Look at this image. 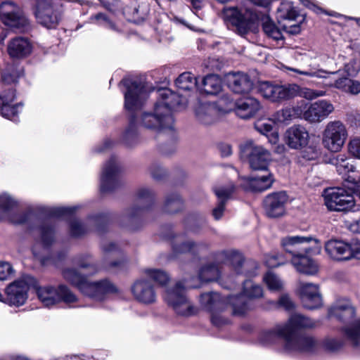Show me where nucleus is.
<instances>
[{
    "instance_id": "f257e3e1",
    "label": "nucleus",
    "mask_w": 360,
    "mask_h": 360,
    "mask_svg": "<svg viewBox=\"0 0 360 360\" xmlns=\"http://www.w3.org/2000/svg\"><path fill=\"white\" fill-rule=\"evenodd\" d=\"M122 82L127 89L124 94V106L131 113L129 127L122 136V141L126 145L132 146L136 143L138 125L156 131L173 130L172 110L181 104L179 94L169 89H158L154 112H143L138 117L134 114L143 106L148 98V92L140 82L124 79Z\"/></svg>"
},
{
    "instance_id": "f03ea898",
    "label": "nucleus",
    "mask_w": 360,
    "mask_h": 360,
    "mask_svg": "<svg viewBox=\"0 0 360 360\" xmlns=\"http://www.w3.org/2000/svg\"><path fill=\"white\" fill-rule=\"evenodd\" d=\"M267 6V0H245L240 7H224L221 17L228 27L244 36L252 30L264 14L259 8H266Z\"/></svg>"
},
{
    "instance_id": "7ed1b4c3",
    "label": "nucleus",
    "mask_w": 360,
    "mask_h": 360,
    "mask_svg": "<svg viewBox=\"0 0 360 360\" xmlns=\"http://www.w3.org/2000/svg\"><path fill=\"white\" fill-rule=\"evenodd\" d=\"M64 279L77 288L84 295L96 300H101L108 293L117 292L116 287L108 280L89 281L87 278L77 270L68 268L63 271Z\"/></svg>"
},
{
    "instance_id": "20e7f679",
    "label": "nucleus",
    "mask_w": 360,
    "mask_h": 360,
    "mask_svg": "<svg viewBox=\"0 0 360 360\" xmlns=\"http://www.w3.org/2000/svg\"><path fill=\"white\" fill-rule=\"evenodd\" d=\"M317 325V322L303 315L295 314L292 315L288 321L283 323V327L278 330L281 333H287L292 338V342L300 345V349L296 352H310L316 348L317 342L312 337L298 335L296 330L300 328H312Z\"/></svg>"
},
{
    "instance_id": "39448f33",
    "label": "nucleus",
    "mask_w": 360,
    "mask_h": 360,
    "mask_svg": "<svg viewBox=\"0 0 360 360\" xmlns=\"http://www.w3.org/2000/svg\"><path fill=\"white\" fill-rule=\"evenodd\" d=\"M64 0H36L35 17L37 22L48 29L56 28L64 12ZM80 5L88 3L84 0H65Z\"/></svg>"
},
{
    "instance_id": "423d86ee",
    "label": "nucleus",
    "mask_w": 360,
    "mask_h": 360,
    "mask_svg": "<svg viewBox=\"0 0 360 360\" xmlns=\"http://www.w3.org/2000/svg\"><path fill=\"white\" fill-rule=\"evenodd\" d=\"M165 300L179 315L188 316L196 312L195 308L186 295V286L182 281L167 288Z\"/></svg>"
},
{
    "instance_id": "0eeeda50",
    "label": "nucleus",
    "mask_w": 360,
    "mask_h": 360,
    "mask_svg": "<svg viewBox=\"0 0 360 360\" xmlns=\"http://www.w3.org/2000/svg\"><path fill=\"white\" fill-rule=\"evenodd\" d=\"M240 152L243 157L248 159L252 169L268 171L271 153L262 146L251 140L247 141L240 145Z\"/></svg>"
},
{
    "instance_id": "6e6552de",
    "label": "nucleus",
    "mask_w": 360,
    "mask_h": 360,
    "mask_svg": "<svg viewBox=\"0 0 360 360\" xmlns=\"http://www.w3.org/2000/svg\"><path fill=\"white\" fill-rule=\"evenodd\" d=\"M348 136L346 126L340 121L329 122L322 134V143L330 152L341 150Z\"/></svg>"
},
{
    "instance_id": "1a4fd4ad",
    "label": "nucleus",
    "mask_w": 360,
    "mask_h": 360,
    "mask_svg": "<svg viewBox=\"0 0 360 360\" xmlns=\"http://www.w3.org/2000/svg\"><path fill=\"white\" fill-rule=\"evenodd\" d=\"M263 295L260 285H255L251 281H246L243 284V292L239 295H231L227 298V302L231 304L234 315L243 316L249 309L248 298H259Z\"/></svg>"
},
{
    "instance_id": "9d476101",
    "label": "nucleus",
    "mask_w": 360,
    "mask_h": 360,
    "mask_svg": "<svg viewBox=\"0 0 360 360\" xmlns=\"http://www.w3.org/2000/svg\"><path fill=\"white\" fill-rule=\"evenodd\" d=\"M323 196L325 205L331 211H347L354 206L353 195L340 187L326 189Z\"/></svg>"
},
{
    "instance_id": "9b49d317",
    "label": "nucleus",
    "mask_w": 360,
    "mask_h": 360,
    "mask_svg": "<svg viewBox=\"0 0 360 360\" xmlns=\"http://www.w3.org/2000/svg\"><path fill=\"white\" fill-rule=\"evenodd\" d=\"M34 283L33 277L26 275L10 283L6 288L4 302L14 306L23 305L27 299L30 286Z\"/></svg>"
},
{
    "instance_id": "f8f14e48",
    "label": "nucleus",
    "mask_w": 360,
    "mask_h": 360,
    "mask_svg": "<svg viewBox=\"0 0 360 360\" xmlns=\"http://www.w3.org/2000/svg\"><path fill=\"white\" fill-rule=\"evenodd\" d=\"M289 196L285 191L268 194L263 200V208L269 218L276 219L285 215Z\"/></svg>"
},
{
    "instance_id": "ddd939ff",
    "label": "nucleus",
    "mask_w": 360,
    "mask_h": 360,
    "mask_svg": "<svg viewBox=\"0 0 360 360\" xmlns=\"http://www.w3.org/2000/svg\"><path fill=\"white\" fill-rule=\"evenodd\" d=\"M200 302L211 312V321L214 326L219 327L228 323V319L219 314L224 309L225 301L219 293H203L200 295Z\"/></svg>"
},
{
    "instance_id": "4468645a",
    "label": "nucleus",
    "mask_w": 360,
    "mask_h": 360,
    "mask_svg": "<svg viewBox=\"0 0 360 360\" xmlns=\"http://www.w3.org/2000/svg\"><path fill=\"white\" fill-rule=\"evenodd\" d=\"M297 89L295 84L283 86L273 84L269 82H262L258 86L261 95L274 102L292 98Z\"/></svg>"
},
{
    "instance_id": "2eb2a0df",
    "label": "nucleus",
    "mask_w": 360,
    "mask_h": 360,
    "mask_svg": "<svg viewBox=\"0 0 360 360\" xmlns=\"http://www.w3.org/2000/svg\"><path fill=\"white\" fill-rule=\"evenodd\" d=\"M120 167L115 157H112L104 165L101 176V191L110 192L119 187L122 181L120 178Z\"/></svg>"
},
{
    "instance_id": "dca6fc26",
    "label": "nucleus",
    "mask_w": 360,
    "mask_h": 360,
    "mask_svg": "<svg viewBox=\"0 0 360 360\" xmlns=\"http://www.w3.org/2000/svg\"><path fill=\"white\" fill-rule=\"evenodd\" d=\"M0 19L6 25L15 28H24L28 20L19 6L11 1L0 5Z\"/></svg>"
},
{
    "instance_id": "f3484780",
    "label": "nucleus",
    "mask_w": 360,
    "mask_h": 360,
    "mask_svg": "<svg viewBox=\"0 0 360 360\" xmlns=\"http://www.w3.org/2000/svg\"><path fill=\"white\" fill-rule=\"evenodd\" d=\"M285 257L289 258L292 264L300 273L307 275H315L319 271V266L307 255L306 251L299 252L296 250H285Z\"/></svg>"
},
{
    "instance_id": "a211bd4d",
    "label": "nucleus",
    "mask_w": 360,
    "mask_h": 360,
    "mask_svg": "<svg viewBox=\"0 0 360 360\" xmlns=\"http://www.w3.org/2000/svg\"><path fill=\"white\" fill-rule=\"evenodd\" d=\"M134 298L144 304H151L155 302L157 294L153 284L146 278L136 280L131 287Z\"/></svg>"
},
{
    "instance_id": "6ab92c4d",
    "label": "nucleus",
    "mask_w": 360,
    "mask_h": 360,
    "mask_svg": "<svg viewBox=\"0 0 360 360\" xmlns=\"http://www.w3.org/2000/svg\"><path fill=\"white\" fill-rule=\"evenodd\" d=\"M298 292L305 308L312 310L322 305V298L318 285L299 282Z\"/></svg>"
},
{
    "instance_id": "aec40b11",
    "label": "nucleus",
    "mask_w": 360,
    "mask_h": 360,
    "mask_svg": "<svg viewBox=\"0 0 360 360\" xmlns=\"http://www.w3.org/2000/svg\"><path fill=\"white\" fill-rule=\"evenodd\" d=\"M284 141L290 148L301 150L308 145L309 134L304 127L295 124L285 131Z\"/></svg>"
},
{
    "instance_id": "412c9836",
    "label": "nucleus",
    "mask_w": 360,
    "mask_h": 360,
    "mask_svg": "<svg viewBox=\"0 0 360 360\" xmlns=\"http://www.w3.org/2000/svg\"><path fill=\"white\" fill-rule=\"evenodd\" d=\"M283 324H278L273 329L263 331L259 335V341L264 345H271L276 342L278 338H282L284 340V347L288 352H296L300 349L301 347L298 345L292 342V338H290L287 333H281L279 331L278 328L283 327Z\"/></svg>"
},
{
    "instance_id": "4be33fe9",
    "label": "nucleus",
    "mask_w": 360,
    "mask_h": 360,
    "mask_svg": "<svg viewBox=\"0 0 360 360\" xmlns=\"http://www.w3.org/2000/svg\"><path fill=\"white\" fill-rule=\"evenodd\" d=\"M226 108L232 109V105L235 106L234 111L237 116L242 119H250L255 116L260 109L259 101L252 98L247 97L238 100L234 104L227 98Z\"/></svg>"
},
{
    "instance_id": "5701e85b",
    "label": "nucleus",
    "mask_w": 360,
    "mask_h": 360,
    "mask_svg": "<svg viewBox=\"0 0 360 360\" xmlns=\"http://www.w3.org/2000/svg\"><path fill=\"white\" fill-rule=\"evenodd\" d=\"M263 172L264 174L262 175L243 177L241 186L246 191L253 192H262L270 188L274 181L273 174L269 171Z\"/></svg>"
},
{
    "instance_id": "b1692460",
    "label": "nucleus",
    "mask_w": 360,
    "mask_h": 360,
    "mask_svg": "<svg viewBox=\"0 0 360 360\" xmlns=\"http://www.w3.org/2000/svg\"><path fill=\"white\" fill-rule=\"evenodd\" d=\"M334 107L326 100H320L310 105L304 111V118L310 122H319L325 120L333 111Z\"/></svg>"
},
{
    "instance_id": "393cba45",
    "label": "nucleus",
    "mask_w": 360,
    "mask_h": 360,
    "mask_svg": "<svg viewBox=\"0 0 360 360\" xmlns=\"http://www.w3.org/2000/svg\"><path fill=\"white\" fill-rule=\"evenodd\" d=\"M153 200V193L149 188H143L137 192L136 203L127 209L125 212L129 219H134L139 217L146 210Z\"/></svg>"
},
{
    "instance_id": "a878e982",
    "label": "nucleus",
    "mask_w": 360,
    "mask_h": 360,
    "mask_svg": "<svg viewBox=\"0 0 360 360\" xmlns=\"http://www.w3.org/2000/svg\"><path fill=\"white\" fill-rule=\"evenodd\" d=\"M231 108L219 109L218 105L214 103H206L200 104L195 111L197 119L205 125H210L214 123L219 118L221 111L227 112Z\"/></svg>"
},
{
    "instance_id": "bb28decb",
    "label": "nucleus",
    "mask_w": 360,
    "mask_h": 360,
    "mask_svg": "<svg viewBox=\"0 0 360 360\" xmlns=\"http://www.w3.org/2000/svg\"><path fill=\"white\" fill-rule=\"evenodd\" d=\"M226 81L229 88L236 94H248L252 88V82L250 77L243 72L228 74Z\"/></svg>"
},
{
    "instance_id": "cd10ccee",
    "label": "nucleus",
    "mask_w": 360,
    "mask_h": 360,
    "mask_svg": "<svg viewBox=\"0 0 360 360\" xmlns=\"http://www.w3.org/2000/svg\"><path fill=\"white\" fill-rule=\"evenodd\" d=\"M107 221V217L103 214L91 216L88 219L87 224H84L79 220L73 219L70 223V234L77 237L87 233L90 230L89 226L94 225L98 229L102 224Z\"/></svg>"
},
{
    "instance_id": "c85d7f7f",
    "label": "nucleus",
    "mask_w": 360,
    "mask_h": 360,
    "mask_svg": "<svg viewBox=\"0 0 360 360\" xmlns=\"http://www.w3.org/2000/svg\"><path fill=\"white\" fill-rule=\"evenodd\" d=\"M226 262L229 263L240 273L252 275L257 269V264L252 260H245L242 255L237 250H231L229 253Z\"/></svg>"
},
{
    "instance_id": "c756f323",
    "label": "nucleus",
    "mask_w": 360,
    "mask_h": 360,
    "mask_svg": "<svg viewBox=\"0 0 360 360\" xmlns=\"http://www.w3.org/2000/svg\"><path fill=\"white\" fill-rule=\"evenodd\" d=\"M32 44L25 37H15L8 44V53L13 58H22L29 56L32 52Z\"/></svg>"
},
{
    "instance_id": "7c9ffc66",
    "label": "nucleus",
    "mask_w": 360,
    "mask_h": 360,
    "mask_svg": "<svg viewBox=\"0 0 360 360\" xmlns=\"http://www.w3.org/2000/svg\"><path fill=\"white\" fill-rule=\"evenodd\" d=\"M235 186L231 183L227 186H218L214 188L215 195L218 198V204L212 210V215L216 220H219L223 216L226 202L230 198L234 191Z\"/></svg>"
},
{
    "instance_id": "2f4dec72",
    "label": "nucleus",
    "mask_w": 360,
    "mask_h": 360,
    "mask_svg": "<svg viewBox=\"0 0 360 360\" xmlns=\"http://www.w3.org/2000/svg\"><path fill=\"white\" fill-rule=\"evenodd\" d=\"M274 122H276L272 118L259 120L255 124V129L260 134L265 135L271 144L277 143L279 139L278 131L274 129Z\"/></svg>"
},
{
    "instance_id": "473e14b6",
    "label": "nucleus",
    "mask_w": 360,
    "mask_h": 360,
    "mask_svg": "<svg viewBox=\"0 0 360 360\" xmlns=\"http://www.w3.org/2000/svg\"><path fill=\"white\" fill-rule=\"evenodd\" d=\"M329 314L342 322L350 323L355 315V309L349 302L338 304L333 307Z\"/></svg>"
},
{
    "instance_id": "72a5a7b5",
    "label": "nucleus",
    "mask_w": 360,
    "mask_h": 360,
    "mask_svg": "<svg viewBox=\"0 0 360 360\" xmlns=\"http://www.w3.org/2000/svg\"><path fill=\"white\" fill-rule=\"evenodd\" d=\"M281 245L283 248L297 245H320V241L311 236H287L281 238Z\"/></svg>"
},
{
    "instance_id": "f704fd0d",
    "label": "nucleus",
    "mask_w": 360,
    "mask_h": 360,
    "mask_svg": "<svg viewBox=\"0 0 360 360\" xmlns=\"http://www.w3.org/2000/svg\"><path fill=\"white\" fill-rule=\"evenodd\" d=\"M327 255L335 261L360 259V249H325Z\"/></svg>"
},
{
    "instance_id": "c9c22d12",
    "label": "nucleus",
    "mask_w": 360,
    "mask_h": 360,
    "mask_svg": "<svg viewBox=\"0 0 360 360\" xmlns=\"http://www.w3.org/2000/svg\"><path fill=\"white\" fill-rule=\"evenodd\" d=\"M5 94L0 95V114L7 119L13 120L18 114V108L20 104L11 105V103L15 97V94L12 91H10L9 98L5 100Z\"/></svg>"
},
{
    "instance_id": "e433bc0d",
    "label": "nucleus",
    "mask_w": 360,
    "mask_h": 360,
    "mask_svg": "<svg viewBox=\"0 0 360 360\" xmlns=\"http://www.w3.org/2000/svg\"><path fill=\"white\" fill-rule=\"evenodd\" d=\"M39 299L46 307H51L58 303V287L44 286L37 288Z\"/></svg>"
},
{
    "instance_id": "4c0bfd02",
    "label": "nucleus",
    "mask_w": 360,
    "mask_h": 360,
    "mask_svg": "<svg viewBox=\"0 0 360 360\" xmlns=\"http://www.w3.org/2000/svg\"><path fill=\"white\" fill-rule=\"evenodd\" d=\"M221 88L222 82L219 77L210 75L203 78L200 90L207 94L214 95L220 92Z\"/></svg>"
},
{
    "instance_id": "58836bf2",
    "label": "nucleus",
    "mask_w": 360,
    "mask_h": 360,
    "mask_svg": "<svg viewBox=\"0 0 360 360\" xmlns=\"http://www.w3.org/2000/svg\"><path fill=\"white\" fill-rule=\"evenodd\" d=\"M259 20L262 22V30L265 34L274 40L282 39V33L275 23L270 19L266 14H263Z\"/></svg>"
},
{
    "instance_id": "ea45409f",
    "label": "nucleus",
    "mask_w": 360,
    "mask_h": 360,
    "mask_svg": "<svg viewBox=\"0 0 360 360\" xmlns=\"http://www.w3.org/2000/svg\"><path fill=\"white\" fill-rule=\"evenodd\" d=\"M184 207V202L180 196L176 193L168 195L165 200L163 210L169 214L176 213Z\"/></svg>"
},
{
    "instance_id": "a19ab883",
    "label": "nucleus",
    "mask_w": 360,
    "mask_h": 360,
    "mask_svg": "<svg viewBox=\"0 0 360 360\" xmlns=\"http://www.w3.org/2000/svg\"><path fill=\"white\" fill-rule=\"evenodd\" d=\"M346 338L354 347L360 345V319L342 329Z\"/></svg>"
},
{
    "instance_id": "79ce46f5",
    "label": "nucleus",
    "mask_w": 360,
    "mask_h": 360,
    "mask_svg": "<svg viewBox=\"0 0 360 360\" xmlns=\"http://www.w3.org/2000/svg\"><path fill=\"white\" fill-rule=\"evenodd\" d=\"M220 275L219 267L215 264H208L201 268L199 278L204 282L217 281Z\"/></svg>"
},
{
    "instance_id": "37998d69",
    "label": "nucleus",
    "mask_w": 360,
    "mask_h": 360,
    "mask_svg": "<svg viewBox=\"0 0 360 360\" xmlns=\"http://www.w3.org/2000/svg\"><path fill=\"white\" fill-rule=\"evenodd\" d=\"M175 84L179 89L188 91L196 86L197 81L191 73L184 72L176 79Z\"/></svg>"
},
{
    "instance_id": "c03bdc74",
    "label": "nucleus",
    "mask_w": 360,
    "mask_h": 360,
    "mask_svg": "<svg viewBox=\"0 0 360 360\" xmlns=\"http://www.w3.org/2000/svg\"><path fill=\"white\" fill-rule=\"evenodd\" d=\"M288 70L298 73L300 75H305L310 77H318V78H327L326 75H334L338 72H328L322 69H319L315 67H312L310 65L309 68L304 70H300L299 69L288 68Z\"/></svg>"
},
{
    "instance_id": "a18cd8bd",
    "label": "nucleus",
    "mask_w": 360,
    "mask_h": 360,
    "mask_svg": "<svg viewBox=\"0 0 360 360\" xmlns=\"http://www.w3.org/2000/svg\"><path fill=\"white\" fill-rule=\"evenodd\" d=\"M58 302H63L70 306H74L78 302L76 295L66 285L58 286Z\"/></svg>"
},
{
    "instance_id": "49530a36",
    "label": "nucleus",
    "mask_w": 360,
    "mask_h": 360,
    "mask_svg": "<svg viewBox=\"0 0 360 360\" xmlns=\"http://www.w3.org/2000/svg\"><path fill=\"white\" fill-rule=\"evenodd\" d=\"M298 114V109L285 108L276 112L273 115L274 121L284 123L292 120Z\"/></svg>"
},
{
    "instance_id": "de8ad7c7",
    "label": "nucleus",
    "mask_w": 360,
    "mask_h": 360,
    "mask_svg": "<svg viewBox=\"0 0 360 360\" xmlns=\"http://www.w3.org/2000/svg\"><path fill=\"white\" fill-rule=\"evenodd\" d=\"M279 18L288 20H295L298 14L290 2H283L277 9Z\"/></svg>"
},
{
    "instance_id": "09e8293b",
    "label": "nucleus",
    "mask_w": 360,
    "mask_h": 360,
    "mask_svg": "<svg viewBox=\"0 0 360 360\" xmlns=\"http://www.w3.org/2000/svg\"><path fill=\"white\" fill-rule=\"evenodd\" d=\"M18 205L17 201L8 193L0 195V216L7 215Z\"/></svg>"
},
{
    "instance_id": "8fccbe9b",
    "label": "nucleus",
    "mask_w": 360,
    "mask_h": 360,
    "mask_svg": "<svg viewBox=\"0 0 360 360\" xmlns=\"http://www.w3.org/2000/svg\"><path fill=\"white\" fill-rule=\"evenodd\" d=\"M360 241L356 238H352L350 241L339 238H332L325 244V248H359Z\"/></svg>"
},
{
    "instance_id": "3c124183",
    "label": "nucleus",
    "mask_w": 360,
    "mask_h": 360,
    "mask_svg": "<svg viewBox=\"0 0 360 360\" xmlns=\"http://www.w3.org/2000/svg\"><path fill=\"white\" fill-rule=\"evenodd\" d=\"M263 280L271 291H280L283 288V282L272 272L266 273Z\"/></svg>"
},
{
    "instance_id": "603ef678",
    "label": "nucleus",
    "mask_w": 360,
    "mask_h": 360,
    "mask_svg": "<svg viewBox=\"0 0 360 360\" xmlns=\"http://www.w3.org/2000/svg\"><path fill=\"white\" fill-rule=\"evenodd\" d=\"M143 273L152 278L154 281L160 285H164L169 281V277L168 274L160 269H146Z\"/></svg>"
},
{
    "instance_id": "864d4df0",
    "label": "nucleus",
    "mask_w": 360,
    "mask_h": 360,
    "mask_svg": "<svg viewBox=\"0 0 360 360\" xmlns=\"http://www.w3.org/2000/svg\"><path fill=\"white\" fill-rule=\"evenodd\" d=\"M297 87L295 94L292 96V98L295 96H301L307 99H314L317 97L323 96L326 95V91L322 90H314L308 88H301L300 86L295 84Z\"/></svg>"
},
{
    "instance_id": "5fc2aeb1",
    "label": "nucleus",
    "mask_w": 360,
    "mask_h": 360,
    "mask_svg": "<svg viewBox=\"0 0 360 360\" xmlns=\"http://www.w3.org/2000/svg\"><path fill=\"white\" fill-rule=\"evenodd\" d=\"M91 20L94 23L103 26L106 28L110 29L114 31H119L117 26L114 22L108 19V18L103 13H99L91 17Z\"/></svg>"
},
{
    "instance_id": "6e6d98bb",
    "label": "nucleus",
    "mask_w": 360,
    "mask_h": 360,
    "mask_svg": "<svg viewBox=\"0 0 360 360\" xmlns=\"http://www.w3.org/2000/svg\"><path fill=\"white\" fill-rule=\"evenodd\" d=\"M41 240L45 245H51L54 240V226L50 223H46L41 229Z\"/></svg>"
},
{
    "instance_id": "4d7b16f0",
    "label": "nucleus",
    "mask_w": 360,
    "mask_h": 360,
    "mask_svg": "<svg viewBox=\"0 0 360 360\" xmlns=\"http://www.w3.org/2000/svg\"><path fill=\"white\" fill-rule=\"evenodd\" d=\"M77 207H56L46 208V212L51 217H58L72 214Z\"/></svg>"
},
{
    "instance_id": "13d9d810",
    "label": "nucleus",
    "mask_w": 360,
    "mask_h": 360,
    "mask_svg": "<svg viewBox=\"0 0 360 360\" xmlns=\"http://www.w3.org/2000/svg\"><path fill=\"white\" fill-rule=\"evenodd\" d=\"M335 165L337 172L340 174H345L350 171H353V165L343 155H338L337 157Z\"/></svg>"
},
{
    "instance_id": "bf43d9fd",
    "label": "nucleus",
    "mask_w": 360,
    "mask_h": 360,
    "mask_svg": "<svg viewBox=\"0 0 360 360\" xmlns=\"http://www.w3.org/2000/svg\"><path fill=\"white\" fill-rule=\"evenodd\" d=\"M289 258L285 257V251L282 255L269 256L265 259V264L269 268H275L284 264Z\"/></svg>"
},
{
    "instance_id": "052dcab7",
    "label": "nucleus",
    "mask_w": 360,
    "mask_h": 360,
    "mask_svg": "<svg viewBox=\"0 0 360 360\" xmlns=\"http://www.w3.org/2000/svg\"><path fill=\"white\" fill-rule=\"evenodd\" d=\"M343 346V342L337 338H326L323 342V348L331 352H337Z\"/></svg>"
},
{
    "instance_id": "680f3d73",
    "label": "nucleus",
    "mask_w": 360,
    "mask_h": 360,
    "mask_svg": "<svg viewBox=\"0 0 360 360\" xmlns=\"http://www.w3.org/2000/svg\"><path fill=\"white\" fill-rule=\"evenodd\" d=\"M349 153L356 158L360 159V138L356 137L350 140L348 144Z\"/></svg>"
},
{
    "instance_id": "e2e57ef3",
    "label": "nucleus",
    "mask_w": 360,
    "mask_h": 360,
    "mask_svg": "<svg viewBox=\"0 0 360 360\" xmlns=\"http://www.w3.org/2000/svg\"><path fill=\"white\" fill-rule=\"evenodd\" d=\"M14 271L11 265L8 262H0V280L4 281L8 279Z\"/></svg>"
},
{
    "instance_id": "0e129e2a",
    "label": "nucleus",
    "mask_w": 360,
    "mask_h": 360,
    "mask_svg": "<svg viewBox=\"0 0 360 360\" xmlns=\"http://www.w3.org/2000/svg\"><path fill=\"white\" fill-rule=\"evenodd\" d=\"M31 214V212L15 214L10 217L9 220L15 224H23L27 222Z\"/></svg>"
},
{
    "instance_id": "69168bd1",
    "label": "nucleus",
    "mask_w": 360,
    "mask_h": 360,
    "mask_svg": "<svg viewBox=\"0 0 360 360\" xmlns=\"http://www.w3.org/2000/svg\"><path fill=\"white\" fill-rule=\"evenodd\" d=\"M149 171L155 179H160L165 174L164 168L158 162L153 163L149 167Z\"/></svg>"
},
{
    "instance_id": "338daca9",
    "label": "nucleus",
    "mask_w": 360,
    "mask_h": 360,
    "mask_svg": "<svg viewBox=\"0 0 360 360\" xmlns=\"http://www.w3.org/2000/svg\"><path fill=\"white\" fill-rule=\"evenodd\" d=\"M349 78L347 77H341L336 80L334 82L327 83L326 85L329 87L336 88L343 92H346L347 89V84L349 82Z\"/></svg>"
},
{
    "instance_id": "774afa93",
    "label": "nucleus",
    "mask_w": 360,
    "mask_h": 360,
    "mask_svg": "<svg viewBox=\"0 0 360 360\" xmlns=\"http://www.w3.org/2000/svg\"><path fill=\"white\" fill-rule=\"evenodd\" d=\"M347 89L345 93L352 95H358L360 94V82L358 80L349 79Z\"/></svg>"
}]
</instances>
